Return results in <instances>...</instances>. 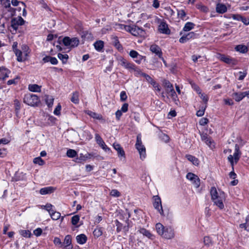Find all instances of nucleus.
Masks as SVG:
<instances>
[{
    "mask_svg": "<svg viewBox=\"0 0 249 249\" xmlns=\"http://www.w3.org/2000/svg\"><path fill=\"white\" fill-rule=\"evenodd\" d=\"M210 194L211 199L214 204L220 209H224L223 202L226 199L225 194L224 192L220 190L217 191L215 187H212L210 189Z\"/></svg>",
    "mask_w": 249,
    "mask_h": 249,
    "instance_id": "obj_1",
    "label": "nucleus"
},
{
    "mask_svg": "<svg viewBox=\"0 0 249 249\" xmlns=\"http://www.w3.org/2000/svg\"><path fill=\"white\" fill-rule=\"evenodd\" d=\"M156 230L159 235L166 239H170L175 236L174 230L173 228L170 227H165L160 223L156 224Z\"/></svg>",
    "mask_w": 249,
    "mask_h": 249,
    "instance_id": "obj_2",
    "label": "nucleus"
},
{
    "mask_svg": "<svg viewBox=\"0 0 249 249\" xmlns=\"http://www.w3.org/2000/svg\"><path fill=\"white\" fill-rule=\"evenodd\" d=\"M23 102L29 106L35 107L40 103V99L36 95L29 93L24 95Z\"/></svg>",
    "mask_w": 249,
    "mask_h": 249,
    "instance_id": "obj_3",
    "label": "nucleus"
},
{
    "mask_svg": "<svg viewBox=\"0 0 249 249\" xmlns=\"http://www.w3.org/2000/svg\"><path fill=\"white\" fill-rule=\"evenodd\" d=\"M135 147L139 151L140 159L142 160H144L146 157V149L142 143L141 134H138L137 136Z\"/></svg>",
    "mask_w": 249,
    "mask_h": 249,
    "instance_id": "obj_4",
    "label": "nucleus"
},
{
    "mask_svg": "<svg viewBox=\"0 0 249 249\" xmlns=\"http://www.w3.org/2000/svg\"><path fill=\"white\" fill-rule=\"evenodd\" d=\"M25 21L20 17L13 18L11 21L10 31L12 34H16L19 25H22L24 24Z\"/></svg>",
    "mask_w": 249,
    "mask_h": 249,
    "instance_id": "obj_5",
    "label": "nucleus"
},
{
    "mask_svg": "<svg viewBox=\"0 0 249 249\" xmlns=\"http://www.w3.org/2000/svg\"><path fill=\"white\" fill-rule=\"evenodd\" d=\"M241 153L239 151V148L237 144L235 146V151L233 153V155H230L228 156V159L230 162L232 167H233L234 164V161L236 163L240 159V157Z\"/></svg>",
    "mask_w": 249,
    "mask_h": 249,
    "instance_id": "obj_6",
    "label": "nucleus"
},
{
    "mask_svg": "<svg viewBox=\"0 0 249 249\" xmlns=\"http://www.w3.org/2000/svg\"><path fill=\"white\" fill-rule=\"evenodd\" d=\"M217 57L221 61L224 62L225 63L231 65H235L237 64V61L234 58L231 57L226 55L223 54L218 53L217 54Z\"/></svg>",
    "mask_w": 249,
    "mask_h": 249,
    "instance_id": "obj_7",
    "label": "nucleus"
},
{
    "mask_svg": "<svg viewBox=\"0 0 249 249\" xmlns=\"http://www.w3.org/2000/svg\"><path fill=\"white\" fill-rule=\"evenodd\" d=\"M95 139L96 143L106 152H111L110 148L108 147L106 144L103 139L99 135V134L96 133L95 135Z\"/></svg>",
    "mask_w": 249,
    "mask_h": 249,
    "instance_id": "obj_8",
    "label": "nucleus"
},
{
    "mask_svg": "<svg viewBox=\"0 0 249 249\" xmlns=\"http://www.w3.org/2000/svg\"><path fill=\"white\" fill-rule=\"evenodd\" d=\"M159 23L158 30L159 32L163 34L169 35L170 34V30L166 21L163 20L159 19Z\"/></svg>",
    "mask_w": 249,
    "mask_h": 249,
    "instance_id": "obj_9",
    "label": "nucleus"
},
{
    "mask_svg": "<svg viewBox=\"0 0 249 249\" xmlns=\"http://www.w3.org/2000/svg\"><path fill=\"white\" fill-rule=\"evenodd\" d=\"M186 178L192 181L195 187L198 188L200 185V180L197 176L192 173H188L186 175Z\"/></svg>",
    "mask_w": 249,
    "mask_h": 249,
    "instance_id": "obj_10",
    "label": "nucleus"
},
{
    "mask_svg": "<svg viewBox=\"0 0 249 249\" xmlns=\"http://www.w3.org/2000/svg\"><path fill=\"white\" fill-rule=\"evenodd\" d=\"M153 206L155 209L159 212L161 215H163V211L161 205V201L160 198L158 196H153Z\"/></svg>",
    "mask_w": 249,
    "mask_h": 249,
    "instance_id": "obj_11",
    "label": "nucleus"
},
{
    "mask_svg": "<svg viewBox=\"0 0 249 249\" xmlns=\"http://www.w3.org/2000/svg\"><path fill=\"white\" fill-rule=\"evenodd\" d=\"M163 84L166 88V92L170 94L171 97L175 98L176 97V93L174 89L173 85L167 80L164 81Z\"/></svg>",
    "mask_w": 249,
    "mask_h": 249,
    "instance_id": "obj_12",
    "label": "nucleus"
},
{
    "mask_svg": "<svg viewBox=\"0 0 249 249\" xmlns=\"http://www.w3.org/2000/svg\"><path fill=\"white\" fill-rule=\"evenodd\" d=\"M112 146L117 151L118 156L121 160L125 159V152L120 144L114 142Z\"/></svg>",
    "mask_w": 249,
    "mask_h": 249,
    "instance_id": "obj_13",
    "label": "nucleus"
},
{
    "mask_svg": "<svg viewBox=\"0 0 249 249\" xmlns=\"http://www.w3.org/2000/svg\"><path fill=\"white\" fill-rule=\"evenodd\" d=\"M248 95H249V90L243 92H234L232 95L236 102H240L246 96H248L249 98Z\"/></svg>",
    "mask_w": 249,
    "mask_h": 249,
    "instance_id": "obj_14",
    "label": "nucleus"
},
{
    "mask_svg": "<svg viewBox=\"0 0 249 249\" xmlns=\"http://www.w3.org/2000/svg\"><path fill=\"white\" fill-rule=\"evenodd\" d=\"M131 68L129 69V71L131 72H133L135 76L137 77L142 76L144 73L142 72L140 69L137 67L134 64H132Z\"/></svg>",
    "mask_w": 249,
    "mask_h": 249,
    "instance_id": "obj_15",
    "label": "nucleus"
},
{
    "mask_svg": "<svg viewBox=\"0 0 249 249\" xmlns=\"http://www.w3.org/2000/svg\"><path fill=\"white\" fill-rule=\"evenodd\" d=\"M138 229V231L140 233L142 234L143 236L146 237L148 239H153L154 235L148 230L141 227H139Z\"/></svg>",
    "mask_w": 249,
    "mask_h": 249,
    "instance_id": "obj_16",
    "label": "nucleus"
},
{
    "mask_svg": "<svg viewBox=\"0 0 249 249\" xmlns=\"http://www.w3.org/2000/svg\"><path fill=\"white\" fill-rule=\"evenodd\" d=\"M118 60L119 61V64L122 67H124L125 69L129 70L130 68H131V66H132L133 63L129 62L123 57H119L118 58Z\"/></svg>",
    "mask_w": 249,
    "mask_h": 249,
    "instance_id": "obj_17",
    "label": "nucleus"
},
{
    "mask_svg": "<svg viewBox=\"0 0 249 249\" xmlns=\"http://www.w3.org/2000/svg\"><path fill=\"white\" fill-rule=\"evenodd\" d=\"M64 248H68L67 249H72L71 244V236L70 235H67L65 236L64 242L62 243Z\"/></svg>",
    "mask_w": 249,
    "mask_h": 249,
    "instance_id": "obj_18",
    "label": "nucleus"
},
{
    "mask_svg": "<svg viewBox=\"0 0 249 249\" xmlns=\"http://www.w3.org/2000/svg\"><path fill=\"white\" fill-rule=\"evenodd\" d=\"M150 51L153 53L157 55L160 58L161 57L162 52L160 47L155 44H153L150 46Z\"/></svg>",
    "mask_w": 249,
    "mask_h": 249,
    "instance_id": "obj_19",
    "label": "nucleus"
},
{
    "mask_svg": "<svg viewBox=\"0 0 249 249\" xmlns=\"http://www.w3.org/2000/svg\"><path fill=\"white\" fill-rule=\"evenodd\" d=\"M15 14V9L11 7L6 9H3L2 14L3 16H5L6 18H9L13 16Z\"/></svg>",
    "mask_w": 249,
    "mask_h": 249,
    "instance_id": "obj_20",
    "label": "nucleus"
},
{
    "mask_svg": "<svg viewBox=\"0 0 249 249\" xmlns=\"http://www.w3.org/2000/svg\"><path fill=\"white\" fill-rule=\"evenodd\" d=\"M55 190V188L52 186L46 187L41 188L39 193L41 195H45L47 194H50L53 193Z\"/></svg>",
    "mask_w": 249,
    "mask_h": 249,
    "instance_id": "obj_21",
    "label": "nucleus"
},
{
    "mask_svg": "<svg viewBox=\"0 0 249 249\" xmlns=\"http://www.w3.org/2000/svg\"><path fill=\"white\" fill-rule=\"evenodd\" d=\"M227 8L226 6L223 3H217L216 6V11L220 14H223L226 12Z\"/></svg>",
    "mask_w": 249,
    "mask_h": 249,
    "instance_id": "obj_22",
    "label": "nucleus"
},
{
    "mask_svg": "<svg viewBox=\"0 0 249 249\" xmlns=\"http://www.w3.org/2000/svg\"><path fill=\"white\" fill-rule=\"evenodd\" d=\"M14 53L17 57V60L18 62H22L26 60L25 58V56H24V54L21 51V50L15 49Z\"/></svg>",
    "mask_w": 249,
    "mask_h": 249,
    "instance_id": "obj_23",
    "label": "nucleus"
},
{
    "mask_svg": "<svg viewBox=\"0 0 249 249\" xmlns=\"http://www.w3.org/2000/svg\"><path fill=\"white\" fill-rule=\"evenodd\" d=\"M10 71L3 67H2V70L0 73V80H4L8 77Z\"/></svg>",
    "mask_w": 249,
    "mask_h": 249,
    "instance_id": "obj_24",
    "label": "nucleus"
},
{
    "mask_svg": "<svg viewBox=\"0 0 249 249\" xmlns=\"http://www.w3.org/2000/svg\"><path fill=\"white\" fill-rule=\"evenodd\" d=\"M41 87L37 84H30L28 86V89L32 92H39L41 91Z\"/></svg>",
    "mask_w": 249,
    "mask_h": 249,
    "instance_id": "obj_25",
    "label": "nucleus"
},
{
    "mask_svg": "<svg viewBox=\"0 0 249 249\" xmlns=\"http://www.w3.org/2000/svg\"><path fill=\"white\" fill-rule=\"evenodd\" d=\"M76 239L78 244H84L86 242L87 237L85 234H81L76 236Z\"/></svg>",
    "mask_w": 249,
    "mask_h": 249,
    "instance_id": "obj_26",
    "label": "nucleus"
},
{
    "mask_svg": "<svg viewBox=\"0 0 249 249\" xmlns=\"http://www.w3.org/2000/svg\"><path fill=\"white\" fill-rule=\"evenodd\" d=\"M235 50L237 52H240L241 53H247L248 52V48L245 45L240 44V45H237L235 47Z\"/></svg>",
    "mask_w": 249,
    "mask_h": 249,
    "instance_id": "obj_27",
    "label": "nucleus"
},
{
    "mask_svg": "<svg viewBox=\"0 0 249 249\" xmlns=\"http://www.w3.org/2000/svg\"><path fill=\"white\" fill-rule=\"evenodd\" d=\"M45 101L49 107H52L54 101V98L53 96L46 95L45 96Z\"/></svg>",
    "mask_w": 249,
    "mask_h": 249,
    "instance_id": "obj_28",
    "label": "nucleus"
},
{
    "mask_svg": "<svg viewBox=\"0 0 249 249\" xmlns=\"http://www.w3.org/2000/svg\"><path fill=\"white\" fill-rule=\"evenodd\" d=\"M186 158L195 165H198L199 162L198 160L195 157L191 155H186Z\"/></svg>",
    "mask_w": 249,
    "mask_h": 249,
    "instance_id": "obj_29",
    "label": "nucleus"
},
{
    "mask_svg": "<svg viewBox=\"0 0 249 249\" xmlns=\"http://www.w3.org/2000/svg\"><path fill=\"white\" fill-rule=\"evenodd\" d=\"M104 46V43L102 40L97 41L94 43V46L95 49L99 52L102 51V50L103 49Z\"/></svg>",
    "mask_w": 249,
    "mask_h": 249,
    "instance_id": "obj_30",
    "label": "nucleus"
},
{
    "mask_svg": "<svg viewBox=\"0 0 249 249\" xmlns=\"http://www.w3.org/2000/svg\"><path fill=\"white\" fill-rule=\"evenodd\" d=\"M21 51L23 53V54H24V56H25V58L26 60L27 57L30 53L29 47L26 45H22L21 47Z\"/></svg>",
    "mask_w": 249,
    "mask_h": 249,
    "instance_id": "obj_31",
    "label": "nucleus"
},
{
    "mask_svg": "<svg viewBox=\"0 0 249 249\" xmlns=\"http://www.w3.org/2000/svg\"><path fill=\"white\" fill-rule=\"evenodd\" d=\"M86 113L93 118H94V119H96L97 120H101L102 119V116L101 115L96 113L95 112H92L91 111L87 110L86 111Z\"/></svg>",
    "mask_w": 249,
    "mask_h": 249,
    "instance_id": "obj_32",
    "label": "nucleus"
},
{
    "mask_svg": "<svg viewBox=\"0 0 249 249\" xmlns=\"http://www.w3.org/2000/svg\"><path fill=\"white\" fill-rule=\"evenodd\" d=\"M51 218L53 220H57L60 218L61 214L59 212L53 211L51 213H49Z\"/></svg>",
    "mask_w": 249,
    "mask_h": 249,
    "instance_id": "obj_33",
    "label": "nucleus"
},
{
    "mask_svg": "<svg viewBox=\"0 0 249 249\" xmlns=\"http://www.w3.org/2000/svg\"><path fill=\"white\" fill-rule=\"evenodd\" d=\"M195 26V24L193 22H188L185 24L183 30L185 32H188L193 29L194 28Z\"/></svg>",
    "mask_w": 249,
    "mask_h": 249,
    "instance_id": "obj_34",
    "label": "nucleus"
},
{
    "mask_svg": "<svg viewBox=\"0 0 249 249\" xmlns=\"http://www.w3.org/2000/svg\"><path fill=\"white\" fill-rule=\"evenodd\" d=\"M71 100L74 104H78L79 102V93L77 91L73 92L72 97L71 99Z\"/></svg>",
    "mask_w": 249,
    "mask_h": 249,
    "instance_id": "obj_35",
    "label": "nucleus"
},
{
    "mask_svg": "<svg viewBox=\"0 0 249 249\" xmlns=\"http://www.w3.org/2000/svg\"><path fill=\"white\" fill-rule=\"evenodd\" d=\"M19 234L24 237L30 238L31 236V232L29 230H20Z\"/></svg>",
    "mask_w": 249,
    "mask_h": 249,
    "instance_id": "obj_36",
    "label": "nucleus"
},
{
    "mask_svg": "<svg viewBox=\"0 0 249 249\" xmlns=\"http://www.w3.org/2000/svg\"><path fill=\"white\" fill-rule=\"evenodd\" d=\"M66 155L69 158H74L77 155L76 151L73 149H69L67 150Z\"/></svg>",
    "mask_w": 249,
    "mask_h": 249,
    "instance_id": "obj_37",
    "label": "nucleus"
},
{
    "mask_svg": "<svg viewBox=\"0 0 249 249\" xmlns=\"http://www.w3.org/2000/svg\"><path fill=\"white\" fill-rule=\"evenodd\" d=\"M203 242L205 246L210 247L212 246L213 242L209 236H205L203 239Z\"/></svg>",
    "mask_w": 249,
    "mask_h": 249,
    "instance_id": "obj_38",
    "label": "nucleus"
},
{
    "mask_svg": "<svg viewBox=\"0 0 249 249\" xmlns=\"http://www.w3.org/2000/svg\"><path fill=\"white\" fill-rule=\"evenodd\" d=\"M58 58L60 59L63 63H65L67 62L68 58L69 56L67 54H62L60 53H59L57 55Z\"/></svg>",
    "mask_w": 249,
    "mask_h": 249,
    "instance_id": "obj_39",
    "label": "nucleus"
},
{
    "mask_svg": "<svg viewBox=\"0 0 249 249\" xmlns=\"http://www.w3.org/2000/svg\"><path fill=\"white\" fill-rule=\"evenodd\" d=\"M142 77H144L146 80L153 86L156 85V82L149 75L144 73Z\"/></svg>",
    "mask_w": 249,
    "mask_h": 249,
    "instance_id": "obj_40",
    "label": "nucleus"
},
{
    "mask_svg": "<svg viewBox=\"0 0 249 249\" xmlns=\"http://www.w3.org/2000/svg\"><path fill=\"white\" fill-rule=\"evenodd\" d=\"M79 43V39L76 37H73L71 39V47H77Z\"/></svg>",
    "mask_w": 249,
    "mask_h": 249,
    "instance_id": "obj_41",
    "label": "nucleus"
},
{
    "mask_svg": "<svg viewBox=\"0 0 249 249\" xmlns=\"http://www.w3.org/2000/svg\"><path fill=\"white\" fill-rule=\"evenodd\" d=\"M142 31V30L140 28L136 26H133L131 29L130 33L133 36H136L139 34L140 31Z\"/></svg>",
    "mask_w": 249,
    "mask_h": 249,
    "instance_id": "obj_42",
    "label": "nucleus"
},
{
    "mask_svg": "<svg viewBox=\"0 0 249 249\" xmlns=\"http://www.w3.org/2000/svg\"><path fill=\"white\" fill-rule=\"evenodd\" d=\"M93 235L94 236L99 237L101 236L103 232L101 228H96L93 231Z\"/></svg>",
    "mask_w": 249,
    "mask_h": 249,
    "instance_id": "obj_43",
    "label": "nucleus"
},
{
    "mask_svg": "<svg viewBox=\"0 0 249 249\" xmlns=\"http://www.w3.org/2000/svg\"><path fill=\"white\" fill-rule=\"evenodd\" d=\"M177 14L178 17L179 18H180L182 20H184V18L186 16V14L184 10H178Z\"/></svg>",
    "mask_w": 249,
    "mask_h": 249,
    "instance_id": "obj_44",
    "label": "nucleus"
},
{
    "mask_svg": "<svg viewBox=\"0 0 249 249\" xmlns=\"http://www.w3.org/2000/svg\"><path fill=\"white\" fill-rule=\"evenodd\" d=\"M145 56H142V55L139 54L134 59H135V61L136 63H137L138 64H140L143 60H145Z\"/></svg>",
    "mask_w": 249,
    "mask_h": 249,
    "instance_id": "obj_45",
    "label": "nucleus"
},
{
    "mask_svg": "<svg viewBox=\"0 0 249 249\" xmlns=\"http://www.w3.org/2000/svg\"><path fill=\"white\" fill-rule=\"evenodd\" d=\"M33 161L34 163L38 164L39 165H42L45 163L44 161L40 157L35 158Z\"/></svg>",
    "mask_w": 249,
    "mask_h": 249,
    "instance_id": "obj_46",
    "label": "nucleus"
},
{
    "mask_svg": "<svg viewBox=\"0 0 249 249\" xmlns=\"http://www.w3.org/2000/svg\"><path fill=\"white\" fill-rule=\"evenodd\" d=\"M61 110V106L60 104H58L53 111L54 114L55 115H57V116L60 115L61 114V112H60Z\"/></svg>",
    "mask_w": 249,
    "mask_h": 249,
    "instance_id": "obj_47",
    "label": "nucleus"
},
{
    "mask_svg": "<svg viewBox=\"0 0 249 249\" xmlns=\"http://www.w3.org/2000/svg\"><path fill=\"white\" fill-rule=\"evenodd\" d=\"M80 217L78 215H74L71 218V223L73 225H76L78 223Z\"/></svg>",
    "mask_w": 249,
    "mask_h": 249,
    "instance_id": "obj_48",
    "label": "nucleus"
},
{
    "mask_svg": "<svg viewBox=\"0 0 249 249\" xmlns=\"http://www.w3.org/2000/svg\"><path fill=\"white\" fill-rule=\"evenodd\" d=\"M71 39L69 37H65L63 39V43L65 46H71Z\"/></svg>",
    "mask_w": 249,
    "mask_h": 249,
    "instance_id": "obj_49",
    "label": "nucleus"
},
{
    "mask_svg": "<svg viewBox=\"0 0 249 249\" xmlns=\"http://www.w3.org/2000/svg\"><path fill=\"white\" fill-rule=\"evenodd\" d=\"M110 195L114 197H119L121 196L120 193L116 189L112 190Z\"/></svg>",
    "mask_w": 249,
    "mask_h": 249,
    "instance_id": "obj_50",
    "label": "nucleus"
},
{
    "mask_svg": "<svg viewBox=\"0 0 249 249\" xmlns=\"http://www.w3.org/2000/svg\"><path fill=\"white\" fill-rule=\"evenodd\" d=\"M53 243L55 245H59L60 247H63V245L61 241V240L58 237H55L53 239Z\"/></svg>",
    "mask_w": 249,
    "mask_h": 249,
    "instance_id": "obj_51",
    "label": "nucleus"
},
{
    "mask_svg": "<svg viewBox=\"0 0 249 249\" xmlns=\"http://www.w3.org/2000/svg\"><path fill=\"white\" fill-rule=\"evenodd\" d=\"M127 98V96L125 91H122L120 93V100L122 102L125 101Z\"/></svg>",
    "mask_w": 249,
    "mask_h": 249,
    "instance_id": "obj_52",
    "label": "nucleus"
},
{
    "mask_svg": "<svg viewBox=\"0 0 249 249\" xmlns=\"http://www.w3.org/2000/svg\"><path fill=\"white\" fill-rule=\"evenodd\" d=\"M196 36V34L193 32H190L188 34L185 35L186 38L187 37V39H188V40H190V39L195 38Z\"/></svg>",
    "mask_w": 249,
    "mask_h": 249,
    "instance_id": "obj_53",
    "label": "nucleus"
},
{
    "mask_svg": "<svg viewBox=\"0 0 249 249\" xmlns=\"http://www.w3.org/2000/svg\"><path fill=\"white\" fill-rule=\"evenodd\" d=\"M114 45L118 49V50H121L122 49V47L121 46V45L120 44L117 37H115V40H114Z\"/></svg>",
    "mask_w": 249,
    "mask_h": 249,
    "instance_id": "obj_54",
    "label": "nucleus"
},
{
    "mask_svg": "<svg viewBox=\"0 0 249 249\" xmlns=\"http://www.w3.org/2000/svg\"><path fill=\"white\" fill-rule=\"evenodd\" d=\"M14 106L15 107V110L17 111H18L20 108V103L18 100H15L14 101Z\"/></svg>",
    "mask_w": 249,
    "mask_h": 249,
    "instance_id": "obj_55",
    "label": "nucleus"
},
{
    "mask_svg": "<svg viewBox=\"0 0 249 249\" xmlns=\"http://www.w3.org/2000/svg\"><path fill=\"white\" fill-rule=\"evenodd\" d=\"M33 232L36 236H39L42 234V230L41 228H38L35 230Z\"/></svg>",
    "mask_w": 249,
    "mask_h": 249,
    "instance_id": "obj_56",
    "label": "nucleus"
},
{
    "mask_svg": "<svg viewBox=\"0 0 249 249\" xmlns=\"http://www.w3.org/2000/svg\"><path fill=\"white\" fill-rule=\"evenodd\" d=\"M129 54L131 57L134 59L135 57H136L139 54V53L137 51H136L135 50H131L129 52Z\"/></svg>",
    "mask_w": 249,
    "mask_h": 249,
    "instance_id": "obj_57",
    "label": "nucleus"
},
{
    "mask_svg": "<svg viewBox=\"0 0 249 249\" xmlns=\"http://www.w3.org/2000/svg\"><path fill=\"white\" fill-rule=\"evenodd\" d=\"M128 104L127 103H124L123 105L120 110L123 112H126L128 110Z\"/></svg>",
    "mask_w": 249,
    "mask_h": 249,
    "instance_id": "obj_58",
    "label": "nucleus"
},
{
    "mask_svg": "<svg viewBox=\"0 0 249 249\" xmlns=\"http://www.w3.org/2000/svg\"><path fill=\"white\" fill-rule=\"evenodd\" d=\"M239 73L240 74L239 77L238 78L239 80H243L244 78L246 77L247 72L246 71H239Z\"/></svg>",
    "mask_w": 249,
    "mask_h": 249,
    "instance_id": "obj_59",
    "label": "nucleus"
},
{
    "mask_svg": "<svg viewBox=\"0 0 249 249\" xmlns=\"http://www.w3.org/2000/svg\"><path fill=\"white\" fill-rule=\"evenodd\" d=\"M208 123V119L206 118H202L199 121V124L201 125H205Z\"/></svg>",
    "mask_w": 249,
    "mask_h": 249,
    "instance_id": "obj_60",
    "label": "nucleus"
},
{
    "mask_svg": "<svg viewBox=\"0 0 249 249\" xmlns=\"http://www.w3.org/2000/svg\"><path fill=\"white\" fill-rule=\"evenodd\" d=\"M206 107V106H205L204 108H202V109H200L199 110H198L197 112H196V115L198 117H201L204 114V112H205V108Z\"/></svg>",
    "mask_w": 249,
    "mask_h": 249,
    "instance_id": "obj_61",
    "label": "nucleus"
},
{
    "mask_svg": "<svg viewBox=\"0 0 249 249\" xmlns=\"http://www.w3.org/2000/svg\"><path fill=\"white\" fill-rule=\"evenodd\" d=\"M45 207H46L45 210L46 211H47L49 213H51L53 211V210L52 209L53 206L51 204H49V203L45 205Z\"/></svg>",
    "mask_w": 249,
    "mask_h": 249,
    "instance_id": "obj_62",
    "label": "nucleus"
},
{
    "mask_svg": "<svg viewBox=\"0 0 249 249\" xmlns=\"http://www.w3.org/2000/svg\"><path fill=\"white\" fill-rule=\"evenodd\" d=\"M201 99L206 104L208 101V97L207 96L203 93L199 94Z\"/></svg>",
    "mask_w": 249,
    "mask_h": 249,
    "instance_id": "obj_63",
    "label": "nucleus"
},
{
    "mask_svg": "<svg viewBox=\"0 0 249 249\" xmlns=\"http://www.w3.org/2000/svg\"><path fill=\"white\" fill-rule=\"evenodd\" d=\"M239 227L241 228L244 229L246 231H249V227L248 223H245L241 224L239 225Z\"/></svg>",
    "mask_w": 249,
    "mask_h": 249,
    "instance_id": "obj_64",
    "label": "nucleus"
}]
</instances>
